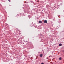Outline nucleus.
Segmentation results:
<instances>
[{
	"instance_id": "14",
	"label": "nucleus",
	"mask_w": 64,
	"mask_h": 64,
	"mask_svg": "<svg viewBox=\"0 0 64 64\" xmlns=\"http://www.w3.org/2000/svg\"><path fill=\"white\" fill-rule=\"evenodd\" d=\"M57 6V7H58V6H59L58 5V6Z\"/></svg>"
},
{
	"instance_id": "18",
	"label": "nucleus",
	"mask_w": 64,
	"mask_h": 64,
	"mask_svg": "<svg viewBox=\"0 0 64 64\" xmlns=\"http://www.w3.org/2000/svg\"><path fill=\"white\" fill-rule=\"evenodd\" d=\"M49 57H50V56H49Z\"/></svg>"
},
{
	"instance_id": "15",
	"label": "nucleus",
	"mask_w": 64,
	"mask_h": 64,
	"mask_svg": "<svg viewBox=\"0 0 64 64\" xmlns=\"http://www.w3.org/2000/svg\"><path fill=\"white\" fill-rule=\"evenodd\" d=\"M60 22H61V21H60Z\"/></svg>"
},
{
	"instance_id": "7",
	"label": "nucleus",
	"mask_w": 64,
	"mask_h": 64,
	"mask_svg": "<svg viewBox=\"0 0 64 64\" xmlns=\"http://www.w3.org/2000/svg\"><path fill=\"white\" fill-rule=\"evenodd\" d=\"M59 59L60 60H61V57H60L59 58Z\"/></svg>"
},
{
	"instance_id": "16",
	"label": "nucleus",
	"mask_w": 64,
	"mask_h": 64,
	"mask_svg": "<svg viewBox=\"0 0 64 64\" xmlns=\"http://www.w3.org/2000/svg\"><path fill=\"white\" fill-rule=\"evenodd\" d=\"M23 44H24V42H23Z\"/></svg>"
},
{
	"instance_id": "12",
	"label": "nucleus",
	"mask_w": 64,
	"mask_h": 64,
	"mask_svg": "<svg viewBox=\"0 0 64 64\" xmlns=\"http://www.w3.org/2000/svg\"><path fill=\"white\" fill-rule=\"evenodd\" d=\"M41 64H44V62H42L41 63Z\"/></svg>"
},
{
	"instance_id": "3",
	"label": "nucleus",
	"mask_w": 64,
	"mask_h": 64,
	"mask_svg": "<svg viewBox=\"0 0 64 64\" xmlns=\"http://www.w3.org/2000/svg\"><path fill=\"white\" fill-rule=\"evenodd\" d=\"M47 23V20H45L44 21V23Z\"/></svg>"
},
{
	"instance_id": "5",
	"label": "nucleus",
	"mask_w": 64,
	"mask_h": 64,
	"mask_svg": "<svg viewBox=\"0 0 64 64\" xmlns=\"http://www.w3.org/2000/svg\"><path fill=\"white\" fill-rule=\"evenodd\" d=\"M39 23H42V21H39Z\"/></svg>"
},
{
	"instance_id": "2",
	"label": "nucleus",
	"mask_w": 64,
	"mask_h": 64,
	"mask_svg": "<svg viewBox=\"0 0 64 64\" xmlns=\"http://www.w3.org/2000/svg\"><path fill=\"white\" fill-rule=\"evenodd\" d=\"M28 10H26V9H25L24 10V12L25 13H27V12H28Z\"/></svg>"
},
{
	"instance_id": "17",
	"label": "nucleus",
	"mask_w": 64,
	"mask_h": 64,
	"mask_svg": "<svg viewBox=\"0 0 64 64\" xmlns=\"http://www.w3.org/2000/svg\"><path fill=\"white\" fill-rule=\"evenodd\" d=\"M51 56V57H52V56Z\"/></svg>"
},
{
	"instance_id": "9",
	"label": "nucleus",
	"mask_w": 64,
	"mask_h": 64,
	"mask_svg": "<svg viewBox=\"0 0 64 64\" xmlns=\"http://www.w3.org/2000/svg\"><path fill=\"white\" fill-rule=\"evenodd\" d=\"M53 20H54V21H55V18H54L53 19Z\"/></svg>"
},
{
	"instance_id": "4",
	"label": "nucleus",
	"mask_w": 64,
	"mask_h": 64,
	"mask_svg": "<svg viewBox=\"0 0 64 64\" xmlns=\"http://www.w3.org/2000/svg\"><path fill=\"white\" fill-rule=\"evenodd\" d=\"M42 56L43 54H40V57H42Z\"/></svg>"
},
{
	"instance_id": "1",
	"label": "nucleus",
	"mask_w": 64,
	"mask_h": 64,
	"mask_svg": "<svg viewBox=\"0 0 64 64\" xmlns=\"http://www.w3.org/2000/svg\"><path fill=\"white\" fill-rule=\"evenodd\" d=\"M28 49H32V48H33V46L32 44H30L28 46Z\"/></svg>"
},
{
	"instance_id": "8",
	"label": "nucleus",
	"mask_w": 64,
	"mask_h": 64,
	"mask_svg": "<svg viewBox=\"0 0 64 64\" xmlns=\"http://www.w3.org/2000/svg\"><path fill=\"white\" fill-rule=\"evenodd\" d=\"M28 16L29 18H30V17H31V16Z\"/></svg>"
},
{
	"instance_id": "10",
	"label": "nucleus",
	"mask_w": 64,
	"mask_h": 64,
	"mask_svg": "<svg viewBox=\"0 0 64 64\" xmlns=\"http://www.w3.org/2000/svg\"><path fill=\"white\" fill-rule=\"evenodd\" d=\"M55 8L56 9H58V8H57V7H56V8Z\"/></svg>"
},
{
	"instance_id": "11",
	"label": "nucleus",
	"mask_w": 64,
	"mask_h": 64,
	"mask_svg": "<svg viewBox=\"0 0 64 64\" xmlns=\"http://www.w3.org/2000/svg\"><path fill=\"white\" fill-rule=\"evenodd\" d=\"M9 2H11V0H8Z\"/></svg>"
},
{
	"instance_id": "13",
	"label": "nucleus",
	"mask_w": 64,
	"mask_h": 64,
	"mask_svg": "<svg viewBox=\"0 0 64 64\" xmlns=\"http://www.w3.org/2000/svg\"><path fill=\"white\" fill-rule=\"evenodd\" d=\"M60 5H62V4H60Z\"/></svg>"
},
{
	"instance_id": "6",
	"label": "nucleus",
	"mask_w": 64,
	"mask_h": 64,
	"mask_svg": "<svg viewBox=\"0 0 64 64\" xmlns=\"http://www.w3.org/2000/svg\"><path fill=\"white\" fill-rule=\"evenodd\" d=\"M59 46H62V44H59Z\"/></svg>"
}]
</instances>
